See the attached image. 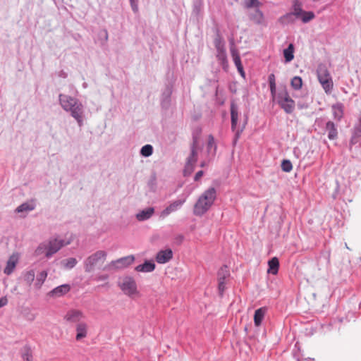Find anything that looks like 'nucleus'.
<instances>
[{"instance_id": "f257e3e1", "label": "nucleus", "mask_w": 361, "mask_h": 361, "mask_svg": "<svg viewBox=\"0 0 361 361\" xmlns=\"http://www.w3.org/2000/svg\"><path fill=\"white\" fill-rule=\"evenodd\" d=\"M59 101L61 108L70 114V115L77 121L78 125L81 127L83 126L85 107L78 99L65 94L59 95Z\"/></svg>"}, {"instance_id": "f03ea898", "label": "nucleus", "mask_w": 361, "mask_h": 361, "mask_svg": "<svg viewBox=\"0 0 361 361\" xmlns=\"http://www.w3.org/2000/svg\"><path fill=\"white\" fill-rule=\"evenodd\" d=\"M216 197V190L214 187L206 190L194 205L193 213L196 216L205 214L212 206Z\"/></svg>"}, {"instance_id": "7ed1b4c3", "label": "nucleus", "mask_w": 361, "mask_h": 361, "mask_svg": "<svg viewBox=\"0 0 361 361\" xmlns=\"http://www.w3.org/2000/svg\"><path fill=\"white\" fill-rule=\"evenodd\" d=\"M71 240H64L58 238H51L49 240L40 243L35 250L36 255H44L50 258L56 253L62 247L70 244Z\"/></svg>"}, {"instance_id": "20e7f679", "label": "nucleus", "mask_w": 361, "mask_h": 361, "mask_svg": "<svg viewBox=\"0 0 361 361\" xmlns=\"http://www.w3.org/2000/svg\"><path fill=\"white\" fill-rule=\"evenodd\" d=\"M200 150L199 147V139L197 136H193L192 143L191 145V152L190 156L187 159V161L183 171L184 176H190L195 169V165L197 160V154Z\"/></svg>"}, {"instance_id": "39448f33", "label": "nucleus", "mask_w": 361, "mask_h": 361, "mask_svg": "<svg viewBox=\"0 0 361 361\" xmlns=\"http://www.w3.org/2000/svg\"><path fill=\"white\" fill-rule=\"evenodd\" d=\"M107 257V252L104 250H98L90 255L84 262V267L86 272L92 271L97 266L104 262Z\"/></svg>"}, {"instance_id": "423d86ee", "label": "nucleus", "mask_w": 361, "mask_h": 361, "mask_svg": "<svg viewBox=\"0 0 361 361\" xmlns=\"http://www.w3.org/2000/svg\"><path fill=\"white\" fill-rule=\"evenodd\" d=\"M118 285L125 295L131 298L139 295L136 281L132 276L121 278Z\"/></svg>"}, {"instance_id": "0eeeda50", "label": "nucleus", "mask_w": 361, "mask_h": 361, "mask_svg": "<svg viewBox=\"0 0 361 361\" xmlns=\"http://www.w3.org/2000/svg\"><path fill=\"white\" fill-rule=\"evenodd\" d=\"M317 78L326 94H330L333 90V80L325 66H319L317 69Z\"/></svg>"}, {"instance_id": "6e6552de", "label": "nucleus", "mask_w": 361, "mask_h": 361, "mask_svg": "<svg viewBox=\"0 0 361 361\" xmlns=\"http://www.w3.org/2000/svg\"><path fill=\"white\" fill-rule=\"evenodd\" d=\"M278 104L286 114H291L295 109V102L292 99L286 90L281 91L277 95Z\"/></svg>"}, {"instance_id": "1a4fd4ad", "label": "nucleus", "mask_w": 361, "mask_h": 361, "mask_svg": "<svg viewBox=\"0 0 361 361\" xmlns=\"http://www.w3.org/2000/svg\"><path fill=\"white\" fill-rule=\"evenodd\" d=\"M135 261V257L133 255L121 257L116 260L111 261L105 267L104 270L123 269L132 264Z\"/></svg>"}, {"instance_id": "9d476101", "label": "nucleus", "mask_w": 361, "mask_h": 361, "mask_svg": "<svg viewBox=\"0 0 361 361\" xmlns=\"http://www.w3.org/2000/svg\"><path fill=\"white\" fill-rule=\"evenodd\" d=\"M325 124L326 131L328 133V138L331 140H336L338 137V130L333 121H325L323 118H317L315 121V125L318 127H322Z\"/></svg>"}, {"instance_id": "9b49d317", "label": "nucleus", "mask_w": 361, "mask_h": 361, "mask_svg": "<svg viewBox=\"0 0 361 361\" xmlns=\"http://www.w3.org/2000/svg\"><path fill=\"white\" fill-rule=\"evenodd\" d=\"M304 11L302 3L298 0H294L293 1L292 11L283 16L281 19L284 23H291L293 22V16L298 18Z\"/></svg>"}, {"instance_id": "f8f14e48", "label": "nucleus", "mask_w": 361, "mask_h": 361, "mask_svg": "<svg viewBox=\"0 0 361 361\" xmlns=\"http://www.w3.org/2000/svg\"><path fill=\"white\" fill-rule=\"evenodd\" d=\"M215 47L216 49V58L219 64L222 66L224 71H227L228 68V63L224 44L220 39H216L214 42Z\"/></svg>"}, {"instance_id": "ddd939ff", "label": "nucleus", "mask_w": 361, "mask_h": 361, "mask_svg": "<svg viewBox=\"0 0 361 361\" xmlns=\"http://www.w3.org/2000/svg\"><path fill=\"white\" fill-rule=\"evenodd\" d=\"M84 318V313L81 310L76 309L68 310L63 316L64 321L71 324H78Z\"/></svg>"}, {"instance_id": "4468645a", "label": "nucleus", "mask_w": 361, "mask_h": 361, "mask_svg": "<svg viewBox=\"0 0 361 361\" xmlns=\"http://www.w3.org/2000/svg\"><path fill=\"white\" fill-rule=\"evenodd\" d=\"M186 198L176 200L172 202L169 206H167L160 213V218L164 219L173 212H175L180 209L183 204L185 202Z\"/></svg>"}, {"instance_id": "2eb2a0df", "label": "nucleus", "mask_w": 361, "mask_h": 361, "mask_svg": "<svg viewBox=\"0 0 361 361\" xmlns=\"http://www.w3.org/2000/svg\"><path fill=\"white\" fill-rule=\"evenodd\" d=\"M173 257V251L170 248L159 251L156 255V261L159 264H165L169 262Z\"/></svg>"}, {"instance_id": "dca6fc26", "label": "nucleus", "mask_w": 361, "mask_h": 361, "mask_svg": "<svg viewBox=\"0 0 361 361\" xmlns=\"http://www.w3.org/2000/svg\"><path fill=\"white\" fill-rule=\"evenodd\" d=\"M231 54L233 61L234 62L235 66L237 68L238 73L240 74V75L243 78H245V73L244 71L243 66L241 63L239 53H238V50L234 47H232L231 48Z\"/></svg>"}, {"instance_id": "f3484780", "label": "nucleus", "mask_w": 361, "mask_h": 361, "mask_svg": "<svg viewBox=\"0 0 361 361\" xmlns=\"http://www.w3.org/2000/svg\"><path fill=\"white\" fill-rule=\"evenodd\" d=\"M18 259L19 257L18 253H13L10 256L6 262V266L4 270L5 274L10 275L13 272L18 262Z\"/></svg>"}, {"instance_id": "a211bd4d", "label": "nucleus", "mask_w": 361, "mask_h": 361, "mask_svg": "<svg viewBox=\"0 0 361 361\" xmlns=\"http://www.w3.org/2000/svg\"><path fill=\"white\" fill-rule=\"evenodd\" d=\"M87 329H88V326L86 323L80 322V323L77 324L76 326H75V331H76L75 340L78 341H80L82 339L86 338L87 336Z\"/></svg>"}, {"instance_id": "6ab92c4d", "label": "nucleus", "mask_w": 361, "mask_h": 361, "mask_svg": "<svg viewBox=\"0 0 361 361\" xmlns=\"http://www.w3.org/2000/svg\"><path fill=\"white\" fill-rule=\"evenodd\" d=\"M71 290L69 284L59 286L50 291L49 295L54 297H61L68 293Z\"/></svg>"}, {"instance_id": "aec40b11", "label": "nucleus", "mask_w": 361, "mask_h": 361, "mask_svg": "<svg viewBox=\"0 0 361 361\" xmlns=\"http://www.w3.org/2000/svg\"><path fill=\"white\" fill-rule=\"evenodd\" d=\"M156 265L152 261H145L143 264L137 265L135 270L137 272L148 273L155 269Z\"/></svg>"}, {"instance_id": "412c9836", "label": "nucleus", "mask_w": 361, "mask_h": 361, "mask_svg": "<svg viewBox=\"0 0 361 361\" xmlns=\"http://www.w3.org/2000/svg\"><path fill=\"white\" fill-rule=\"evenodd\" d=\"M154 213V207H148L136 214V219L140 221H143L150 219Z\"/></svg>"}, {"instance_id": "4be33fe9", "label": "nucleus", "mask_w": 361, "mask_h": 361, "mask_svg": "<svg viewBox=\"0 0 361 361\" xmlns=\"http://www.w3.org/2000/svg\"><path fill=\"white\" fill-rule=\"evenodd\" d=\"M249 18L257 25H262L264 22V14L259 8H257L253 13H250L249 14Z\"/></svg>"}, {"instance_id": "5701e85b", "label": "nucleus", "mask_w": 361, "mask_h": 361, "mask_svg": "<svg viewBox=\"0 0 361 361\" xmlns=\"http://www.w3.org/2000/svg\"><path fill=\"white\" fill-rule=\"evenodd\" d=\"M231 129L233 131H235L238 123V110L237 105L234 102H231Z\"/></svg>"}, {"instance_id": "b1692460", "label": "nucleus", "mask_w": 361, "mask_h": 361, "mask_svg": "<svg viewBox=\"0 0 361 361\" xmlns=\"http://www.w3.org/2000/svg\"><path fill=\"white\" fill-rule=\"evenodd\" d=\"M267 312L266 307H260L255 310L254 314V323L256 326H259Z\"/></svg>"}, {"instance_id": "393cba45", "label": "nucleus", "mask_w": 361, "mask_h": 361, "mask_svg": "<svg viewBox=\"0 0 361 361\" xmlns=\"http://www.w3.org/2000/svg\"><path fill=\"white\" fill-rule=\"evenodd\" d=\"M334 118L338 121H341L343 116V106L341 103L332 106Z\"/></svg>"}, {"instance_id": "a878e982", "label": "nucleus", "mask_w": 361, "mask_h": 361, "mask_svg": "<svg viewBox=\"0 0 361 361\" xmlns=\"http://www.w3.org/2000/svg\"><path fill=\"white\" fill-rule=\"evenodd\" d=\"M268 266H269V269L267 270V272L269 274L276 275L279 271V261L278 258L276 257H272L270 260H269Z\"/></svg>"}, {"instance_id": "bb28decb", "label": "nucleus", "mask_w": 361, "mask_h": 361, "mask_svg": "<svg viewBox=\"0 0 361 361\" xmlns=\"http://www.w3.org/2000/svg\"><path fill=\"white\" fill-rule=\"evenodd\" d=\"M286 63L290 62L294 59V46L290 44L283 51Z\"/></svg>"}, {"instance_id": "cd10ccee", "label": "nucleus", "mask_w": 361, "mask_h": 361, "mask_svg": "<svg viewBox=\"0 0 361 361\" xmlns=\"http://www.w3.org/2000/svg\"><path fill=\"white\" fill-rule=\"evenodd\" d=\"M35 277V273L33 269L25 271L23 274V280L29 286H30L33 283Z\"/></svg>"}, {"instance_id": "c85d7f7f", "label": "nucleus", "mask_w": 361, "mask_h": 361, "mask_svg": "<svg viewBox=\"0 0 361 361\" xmlns=\"http://www.w3.org/2000/svg\"><path fill=\"white\" fill-rule=\"evenodd\" d=\"M35 209V204L24 202L19 205L15 210L16 213L27 212Z\"/></svg>"}, {"instance_id": "c756f323", "label": "nucleus", "mask_w": 361, "mask_h": 361, "mask_svg": "<svg viewBox=\"0 0 361 361\" xmlns=\"http://www.w3.org/2000/svg\"><path fill=\"white\" fill-rule=\"evenodd\" d=\"M48 273L47 271H41L37 276L36 281L35 283V287L37 289H39L47 277Z\"/></svg>"}, {"instance_id": "7c9ffc66", "label": "nucleus", "mask_w": 361, "mask_h": 361, "mask_svg": "<svg viewBox=\"0 0 361 361\" xmlns=\"http://www.w3.org/2000/svg\"><path fill=\"white\" fill-rule=\"evenodd\" d=\"M207 150L209 154H214L216 150L215 140L212 135L208 137Z\"/></svg>"}, {"instance_id": "2f4dec72", "label": "nucleus", "mask_w": 361, "mask_h": 361, "mask_svg": "<svg viewBox=\"0 0 361 361\" xmlns=\"http://www.w3.org/2000/svg\"><path fill=\"white\" fill-rule=\"evenodd\" d=\"M315 18L312 11H304L298 18H300L303 23H307Z\"/></svg>"}, {"instance_id": "473e14b6", "label": "nucleus", "mask_w": 361, "mask_h": 361, "mask_svg": "<svg viewBox=\"0 0 361 361\" xmlns=\"http://www.w3.org/2000/svg\"><path fill=\"white\" fill-rule=\"evenodd\" d=\"M290 85L294 90H300L302 85V78L300 76L293 77L291 80Z\"/></svg>"}, {"instance_id": "72a5a7b5", "label": "nucleus", "mask_w": 361, "mask_h": 361, "mask_svg": "<svg viewBox=\"0 0 361 361\" xmlns=\"http://www.w3.org/2000/svg\"><path fill=\"white\" fill-rule=\"evenodd\" d=\"M153 153V147L151 145H145L140 149V154L145 157L151 156Z\"/></svg>"}, {"instance_id": "f704fd0d", "label": "nucleus", "mask_w": 361, "mask_h": 361, "mask_svg": "<svg viewBox=\"0 0 361 361\" xmlns=\"http://www.w3.org/2000/svg\"><path fill=\"white\" fill-rule=\"evenodd\" d=\"M21 357L23 361H32V353L27 347L24 348Z\"/></svg>"}, {"instance_id": "c9c22d12", "label": "nucleus", "mask_w": 361, "mask_h": 361, "mask_svg": "<svg viewBox=\"0 0 361 361\" xmlns=\"http://www.w3.org/2000/svg\"><path fill=\"white\" fill-rule=\"evenodd\" d=\"M245 6L247 8H258L261 6V3L259 0H245Z\"/></svg>"}, {"instance_id": "e433bc0d", "label": "nucleus", "mask_w": 361, "mask_h": 361, "mask_svg": "<svg viewBox=\"0 0 361 361\" xmlns=\"http://www.w3.org/2000/svg\"><path fill=\"white\" fill-rule=\"evenodd\" d=\"M281 169L285 172H290L293 169V165L290 160L284 159L281 162Z\"/></svg>"}, {"instance_id": "4c0bfd02", "label": "nucleus", "mask_w": 361, "mask_h": 361, "mask_svg": "<svg viewBox=\"0 0 361 361\" xmlns=\"http://www.w3.org/2000/svg\"><path fill=\"white\" fill-rule=\"evenodd\" d=\"M63 263L66 269H72L76 265L77 260L75 258L71 257L64 261Z\"/></svg>"}, {"instance_id": "58836bf2", "label": "nucleus", "mask_w": 361, "mask_h": 361, "mask_svg": "<svg viewBox=\"0 0 361 361\" xmlns=\"http://www.w3.org/2000/svg\"><path fill=\"white\" fill-rule=\"evenodd\" d=\"M218 276H219V290L221 293V294H222V293L224 292V290L226 288L225 280H224V277L222 278L221 276V272L218 273Z\"/></svg>"}, {"instance_id": "ea45409f", "label": "nucleus", "mask_w": 361, "mask_h": 361, "mask_svg": "<svg viewBox=\"0 0 361 361\" xmlns=\"http://www.w3.org/2000/svg\"><path fill=\"white\" fill-rule=\"evenodd\" d=\"M138 1L139 0H129L131 9L135 14L139 13Z\"/></svg>"}, {"instance_id": "a19ab883", "label": "nucleus", "mask_w": 361, "mask_h": 361, "mask_svg": "<svg viewBox=\"0 0 361 361\" xmlns=\"http://www.w3.org/2000/svg\"><path fill=\"white\" fill-rule=\"evenodd\" d=\"M172 93V90L170 87H167L164 92L162 93V97L164 100H166L167 102H169V99L171 97Z\"/></svg>"}, {"instance_id": "79ce46f5", "label": "nucleus", "mask_w": 361, "mask_h": 361, "mask_svg": "<svg viewBox=\"0 0 361 361\" xmlns=\"http://www.w3.org/2000/svg\"><path fill=\"white\" fill-rule=\"evenodd\" d=\"M269 85H276V78L274 74L271 73L268 78Z\"/></svg>"}, {"instance_id": "37998d69", "label": "nucleus", "mask_w": 361, "mask_h": 361, "mask_svg": "<svg viewBox=\"0 0 361 361\" xmlns=\"http://www.w3.org/2000/svg\"><path fill=\"white\" fill-rule=\"evenodd\" d=\"M219 272H221V276L223 278L224 277V279H226V277L228 275V271L226 270V267L225 268H221V270L219 271Z\"/></svg>"}, {"instance_id": "c03bdc74", "label": "nucleus", "mask_w": 361, "mask_h": 361, "mask_svg": "<svg viewBox=\"0 0 361 361\" xmlns=\"http://www.w3.org/2000/svg\"><path fill=\"white\" fill-rule=\"evenodd\" d=\"M203 174H204L203 171H199L198 172H197L195 176V178H194L195 180V181L199 180L201 178V177L203 176Z\"/></svg>"}, {"instance_id": "a18cd8bd", "label": "nucleus", "mask_w": 361, "mask_h": 361, "mask_svg": "<svg viewBox=\"0 0 361 361\" xmlns=\"http://www.w3.org/2000/svg\"><path fill=\"white\" fill-rule=\"evenodd\" d=\"M245 127V125L243 126V127L241 128L240 130H237L236 133H235V139L233 140V142L234 144H235L237 142V140L240 137V134L242 133V131L243 130V128Z\"/></svg>"}, {"instance_id": "49530a36", "label": "nucleus", "mask_w": 361, "mask_h": 361, "mask_svg": "<svg viewBox=\"0 0 361 361\" xmlns=\"http://www.w3.org/2000/svg\"><path fill=\"white\" fill-rule=\"evenodd\" d=\"M271 94L274 97L276 95V85H269Z\"/></svg>"}, {"instance_id": "de8ad7c7", "label": "nucleus", "mask_w": 361, "mask_h": 361, "mask_svg": "<svg viewBox=\"0 0 361 361\" xmlns=\"http://www.w3.org/2000/svg\"><path fill=\"white\" fill-rule=\"evenodd\" d=\"M8 302L6 298H0V308L5 306Z\"/></svg>"}, {"instance_id": "09e8293b", "label": "nucleus", "mask_w": 361, "mask_h": 361, "mask_svg": "<svg viewBox=\"0 0 361 361\" xmlns=\"http://www.w3.org/2000/svg\"><path fill=\"white\" fill-rule=\"evenodd\" d=\"M35 319V316L32 315V317L30 319V320H33Z\"/></svg>"}, {"instance_id": "8fccbe9b", "label": "nucleus", "mask_w": 361, "mask_h": 361, "mask_svg": "<svg viewBox=\"0 0 361 361\" xmlns=\"http://www.w3.org/2000/svg\"><path fill=\"white\" fill-rule=\"evenodd\" d=\"M105 35H106V38L107 39V37H108V34H107V32H106V31H105Z\"/></svg>"}, {"instance_id": "3c124183", "label": "nucleus", "mask_w": 361, "mask_h": 361, "mask_svg": "<svg viewBox=\"0 0 361 361\" xmlns=\"http://www.w3.org/2000/svg\"><path fill=\"white\" fill-rule=\"evenodd\" d=\"M204 163H202V164H201V166H202H202H204Z\"/></svg>"}, {"instance_id": "603ef678", "label": "nucleus", "mask_w": 361, "mask_h": 361, "mask_svg": "<svg viewBox=\"0 0 361 361\" xmlns=\"http://www.w3.org/2000/svg\"><path fill=\"white\" fill-rule=\"evenodd\" d=\"M307 361H310V360H307Z\"/></svg>"}]
</instances>
